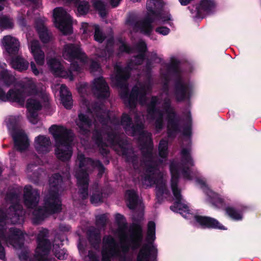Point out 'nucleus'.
I'll use <instances>...</instances> for the list:
<instances>
[{
    "instance_id": "f257e3e1",
    "label": "nucleus",
    "mask_w": 261,
    "mask_h": 261,
    "mask_svg": "<svg viewBox=\"0 0 261 261\" xmlns=\"http://www.w3.org/2000/svg\"><path fill=\"white\" fill-rule=\"evenodd\" d=\"M121 124L126 132L132 136L139 135V139L143 144L142 148L145 158L148 160L147 168L145 175L142 177V184L148 187L155 185L156 194L158 198H167L169 191L167 189L163 175L156 168L160 164L166 161L168 155V142L166 140L161 141L159 146V159H155L152 153V145L151 134L143 130L142 121L136 118V125L135 126L131 123L130 118L126 115L122 116Z\"/></svg>"
},
{
    "instance_id": "f03ea898",
    "label": "nucleus",
    "mask_w": 261,
    "mask_h": 261,
    "mask_svg": "<svg viewBox=\"0 0 261 261\" xmlns=\"http://www.w3.org/2000/svg\"><path fill=\"white\" fill-rule=\"evenodd\" d=\"M187 142V146L186 147L183 146L180 152L181 162L178 163L174 161L170 166L171 174V186L175 200L174 205L171 206V209L174 212L179 213L185 218L193 219L196 225L203 228L226 230L227 228L215 218L194 215L190 213L188 205L181 197L180 190L177 188L179 175H181L186 180H191L194 174L191 170V167L194 165V161L191 156V142L189 139Z\"/></svg>"
},
{
    "instance_id": "7ed1b4c3",
    "label": "nucleus",
    "mask_w": 261,
    "mask_h": 261,
    "mask_svg": "<svg viewBox=\"0 0 261 261\" xmlns=\"http://www.w3.org/2000/svg\"><path fill=\"white\" fill-rule=\"evenodd\" d=\"M118 228L115 236L120 241V246L117 245L115 239L111 236H106L102 242V261H111L115 259L118 261H131L128 254L130 249L138 248L142 241V229L140 225L133 224L128 232L123 216L115 215ZM84 261H99L95 252L89 251Z\"/></svg>"
},
{
    "instance_id": "20e7f679",
    "label": "nucleus",
    "mask_w": 261,
    "mask_h": 261,
    "mask_svg": "<svg viewBox=\"0 0 261 261\" xmlns=\"http://www.w3.org/2000/svg\"><path fill=\"white\" fill-rule=\"evenodd\" d=\"M22 90L11 89L7 93L0 87V101L16 102L23 105L28 95L32 96L27 100V117L33 124L38 122V113L48 101V95L44 88L32 78H25L20 83Z\"/></svg>"
},
{
    "instance_id": "39448f33",
    "label": "nucleus",
    "mask_w": 261,
    "mask_h": 261,
    "mask_svg": "<svg viewBox=\"0 0 261 261\" xmlns=\"http://www.w3.org/2000/svg\"><path fill=\"white\" fill-rule=\"evenodd\" d=\"M165 79L164 91L160 95L161 98L152 97L148 106L147 119L153 123L157 131H159L163 126L164 121H167L168 134L172 137L181 130L179 120L176 117L173 109L171 107V93L166 87L170 72L167 74L161 73Z\"/></svg>"
},
{
    "instance_id": "423d86ee",
    "label": "nucleus",
    "mask_w": 261,
    "mask_h": 261,
    "mask_svg": "<svg viewBox=\"0 0 261 261\" xmlns=\"http://www.w3.org/2000/svg\"><path fill=\"white\" fill-rule=\"evenodd\" d=\"M63 181L59 174H55L49 179V183L50 191L45 198L44 207L37 208L39 195L36 189L28 185L24 188V201L25 205L30 208H34L33 211L34 222L38 223L49 214L58 212L61 209V201L59 198L58 192L60 186Z\"/></svg>"
},
{
    "instance_id": "0eeeda50",
    "label": "nucleus",
    "mask_w": 261,
    "mask_h": 261,
    "mask_svg": "<svg viewBox=\"0 0 261 261\" xmlns=\"http://www.w3.org/2000/svg\"><path fill=\"white\" fill-rule=\"evenodd\" d=\"M196 182L209 197L210 202L214 206L223 210L225 214L234 221H239L243 220V213L247 208V206H242L239 208H236L230 206V204L232 203L231 197L228 195L222 196L213 191L209 188L204 178H197Z\"/></svg>"
},
{
    "instance_id": "6e6552de",
    "label": "nucleus",
    "mask_w": 261,
    "mask_h": 261,
    "mask_svg": "<svg viewBox=\"0 0 261 261\" xmlns=\"http://www.w3.org/2000/svg\"><path fill=\"white\" fill-rule=\"evenodd\" d=\"M166 3L162 0L147 1L144 19L136 24V30L149 35L152 31V23H167L172 20V17L168 12L164 14L162 11Z\"/></svg>"
},
{
    "instance_id": "1a4fd4ad",
    "label": "nucleus",
    "mask_w": 261,
    "mask_h": 261,
    "mask_svg": "<svg viewBox=\"0 0 261 261\" xmlns=\"http://www.w3.org/2000/svg\"><path fill=\"white\" fill-rule=\"evenodd\" d=\"M63 57L70 62L73 71L79 72L84 68H88L91 72L100 73L101 68L97 62L88 60L78 44H68L64 46Z\"/></svg>"
},
{
    "instance_id": "9d476101",
    "label": "nucleus",
    "mask_w": 261,
    "mask_h": 261,
    "mask_svg": "<svg viewBox=\"0 0 261 261\" xmlns=\"http://www.w3.org/2000/svg\"><path fill=\"white\" fill-rule=\"evenodd\" d=\"M49 132L55 140L57 158L63 161L69 160L72 155V133L64 127L56 125H52Z\"/></svg>"
},
{
    "instance_id": "9b49d317",
    "label": "nucleus",
    "mask_w": 261,
    "mask_h": 261,
    "mask_svg": "<svg viewBox=\"0 0 261 261\" xmlns=\"http://www.w3.org/2000/svg\"><path fill=\"white\" fill-rule=\"evenodd\" d=\"M77 162H79V167L75 176L81 197L85 199L88 196V178L87 171L96 167L99 170V173L101 174L104 171V168L99 161H93L90 159L85 158L82 154H78Z\"/></svg>"
},
{
    "instance_id": "f8f14e48",
    "label": "nucleus",
    "mask_w": 261,
    "mask_h": 261,
    "mask_svg": "<svg viewBox=\"0 0 261 261\" xmlns=\"http://www.w3.org/2000/svg\"><path fill=\"white\" fill-rule=\"evenodd\" d=\"M135 49L138 53V55L129 63L127 67L122 68L119 65H116L115 66L116 75L114 78L112 77V81L113 82L115 81L116 84L119 86L124 92H126L127 87L126 85H122V84L129 76L128 70L136 69L135 66L139 65L142 62L144 54L146 49V45L144 41H140Z\"/></svg>"
},
{
    "instance_id": "ddd939ff",
    "label": "nucleus",
    "mask_w": 261,
    "mask_h": 261,
    "mask_svg": "<svg viewBox=\"0 0 261 261\" xmlns=\"http://www.w3.org/2000/svg\"><path fill=\"white\" fill-rule=\"evenodd\" d=\"M19 198V195L16 193L7 196V199L11 204L6 213L0 212V226L9 222L16 224L23 221L24 212L21 206L18 204Z\"/></svg>"
},
{
    "instance_id": "4468645a",
    "label": "nucleus",
    "mask_w": 261,
    "mask_h": 261,
    "mask_svg": "<svg viewBox=\"0 0 261 261\" xmlns=\"http://www.w3.org/2000/svg\"><path fill=\"white\" fill-rule=\"evenodd\" d=\"M20 120L21 118L18 116H11L6 118V123L13 137L15 147L18 150L23 151L29 148L30 141L25 132L17 127Z\"/></svg>"
},
{
    "instance_id": "2eb2a0df",
    "label": "nucleus",
    "mask_w": 261,
    "mask_h": 261,
    "mask_svg": "<svg viewBox=\"0 0 261 261\" xmlns=\"http://www.w3.org/2000/svg\"><path fill=\"white\" fill-rule=\"evenodd\" d=\"M155 239V224L154 222L150 221L147 225L146 241L147 244L142 246L138 256L137 261H153L156 255L157 250L152 243Z\"/></svg>"
},
{
    "instance_id": "dca6fc26",
    "label": "nucleus",
    "mask_w": 261,
    "mask_h": 261,
    "mask_svg": "<svg viewBox=\"0 0 261 261\" xmlns=\"http://www.w3.org/2000/svg\"><path fill=\"white\" fill-rule=\"evenodd\" d=\"M54 21L55 27L64 34H68L72 32V19L70 15L61 7L56 8L53 12Z\"/></svg>"
},
{
    "instance_id": "f3484780",
    "label": "nucleus",
    "mask_w": 261,
    "mask_h": 261,
    "mask_svg": "<svg viewBox=\"0 0 261 261\" xmlns=\"http://www.w3.org/2000/svg\"><path fill=\"white\" fill-rule=\"evenodd\" d=\"M150 83H147L144 85L139 84L133 88L129 96L126 93H124V94H121V96L124 99L125 102L130 106L135 105L137 101L143 105L146 101V95L150 91Z\"/></svg>"
},
{
    "instance_id": "a211bd4d",
    "label": "nucleus",
    "mask_w": 261,
    "mask_h": 261,
    "mask_svg": "<svg viewBox=\"0 0 261 261\" xmlns=\"http://www.w3.org/2000/svg\"><path fill=\"white\" fill-rule=\"evenodd\" d=\"M195 92L194 84L190 81H186L181 77L176 81L175 91L173 95L178 101L189 99Z\"/></svg>"
},
{
    "instance_id": "6ab92c4d",
    "label": "nucleus",
    "mask_w": 261,
    "mask_h": 261,
    "mask_svg": "<svg viewBox=\"0 0 261 261\" xmlns=\"http://www.w3.org/2000/svg\"><path fill=\"white\" fill-rule=\"evenodd\" d=\"M47 64L55 75L68 79L70 81L73 80L74 74L70 70L67 71L64 70L61 62L56 58H48Z\"/></svg>"
},
{
    "instance_id": "aec40b11",
    "label": "nucleus",
    "mask_w": 261,
    "mask_h": 261,
    "mask_svg": "<svg viewBox=\"0 0 261 261\" xmlns=\"http://www.w3.org/2000/svg\"><path fill=\"white\" fill-rule=\"evenodd\" d=\"M94 94L98 98H105L109 96V87L102 77L95 79L91 86Z\"/></svg>"
},
{
    "instance_id": "412c9836",
    "label": "nucleus",
    "mask_w": 261,
    "mask_h": 261,
    "mask_svg": "<svg viewBox=\"0 0 261 261\" xmlns=\"http://www.w3.org/2000/svg\"><path fill=\"white\" fill-rule=\"evenodd\" d=\"M28 46L36 63L39 65H43L44 63L45 55L41 48L39 41L36 40H28Z\"/></svg>"
},
{
    "instance_id": "4be33fe9",
    "label": "nucleus",
    "mask_w": 261,
    "mask_h": 261,
    "mask_svg": "<svg viewBox=\"0 0 261 261\" xmlns=\"http://www.w3.org/2000/svg\"><path fill=\"white\" fill-rule=\"evenodd\" d=\"M1 43L4 49L9 54H15L19 50V42L13 36L10 35L4 36L1 40Z\"/></svg>"
},
{
    "instance_id": "5701e85b",
    "label": "nucleus",
    "mask_w": 261,
    "mask_h": 261,
    "mask_svg": "<svg viewBox=\"0 0 261 261\" xmlns=\"http://www.w3.org/2000/svg\"><path fill=\"white\" fill-rule=\"evenodd\" d=\"M51 142L50 139L46 136L40 135L34 140V147L40 154H44L50 150Z\"/></svg>"
},
{
    "instance_id": "b1692460",
    "label": "nucleus",
    "mask_w": 261,
    "mask_h": 261,
    "mask_svg": "<svg viewBox=\"0 0 261 261\" xmlns=\"http://www.w3.org/2000/svg\"><path fill=\"white\" fill-rule=\"evenodd\" d=\"M45 20L44 17H39L35 22V27L40 39L43 43H47L50 40V35L44 25Z\"/></svg>"
},
{
    "instance_id": "393cba45",
    "label": "nucleus",
    "mask_w": 261,
    "mask_h": 261,
    "mask_svg": "<svg viewBox=\"0 0 261 261\" xmlns=\"http://www.w3.org/2000/svg\"><path fill=\"white\" fill-rule=\"evenodd\" d=\"M93 29L95 30V40L99 42H101L103 40V36L98 25H92L86 22H82L81 24V31L85 36L89 35Z\"/></svg>"
},
{
    "instance_id": "a878e982",
    "label": "nucleus",
    "mask_w": 261,
    "mask_h": 261,
    "mask_svg": "<svg viewBox=\"0 0 261 261\" xmlns=\"http://www.w3.org/2000/svg\"><path fill=\"white\" fill-rule=\"evenodd\" d=\"M7 65L5 63L0 62V82L6 86H10L14 84L16 81L15 77L7 69Z\"/></svg>"
},
{
    "instance_id": "bb28decb",
    "label": "nucleus",
    "mask_w": 261,
    "mask_h": 261,
    "mask_svg": "<svg viewBox=\"0 0 261 261\" xmlns=\"http://www.w3.org/2000/svg\"><path fill=\"white\" fill-rule=\"evenodd\" d=\"M61 101L64 107L67 109L71 108L72 101L71 95L67 88L64 85L60 86Z\"/></svg>"
},
{
    "instance_id": "cd10ccee",
    "label": "nucleus",
    "mask_w": 261,
    "mask_h": 261,
    "mask_svg": "<svg viewBox=\"0 0 261 261\" xmlns=\"http://www.w3.org/2000/svg\"><path fill=\"white\" fill-rule=\"evenodd\" d=\"M4 8V6L0 5V11ZM14 21L10 16L6 15H0V29L3 30H11L14 28Z\"/></svg>"
},
{
    "instance_id": "c85d7f7f",
    "label": "nucleus",
    "mask_w": 261,
    "mask_h": 261,
    "mask_svg": "<svg viewBox=\"0 0 261 261\" xmlns=\"http://www.w3.org/2000/svg\"><path fill=\"white\" fill-rule=\"evenodd\" d=\"M215 4L214 0H201L197 9L199 14L203 13H208L215 7Z\"/></svg>"
},
{
    "instance_id": "c756f323",
    "label": "nucleus",
    "mask_w": 261,
    "mask_h": 261,
    "mask_svg": "<svg viewBox=\"0 0 261 261\" xmlns=\"http://www.w3.org/2000/svg\"><path fill=\"white\" fill-rule=\"evenodd\" d=\"M11 65L14 69L23 71L28 68L29 62L20 57H17L12 60Z\"/></svg>"
},
{
    "instance_id": "7c9ffc66",
    "label": "nucleus",
    "mask_w": 261,
    "mask_h": 261,
    "mask_svg": "<svg viewBox=\"0 0 261 261\" xmlns=\"http://www.w3.org/2000/svg\"><path fill=\"white\" fill-rule=\"evenodd\" d=\"M94 111L96 113L97 119L102 123L108 124L109 121L111 123L112 120L110 119V114L108 112L102 108H95Z\"/></svg>"
},
{
    "instance_id": "2f4dec72",
    "label": "nucleus",
    "mask_w": 261,
    "mask_h": 261,
    "mask_svg": "<svg viewBox=\"0 0 261 261\" xmlns=\"http://www.w3.org/2000/svg\"><path fill=\"white\" fill-rule=\"evenodd\" d=\"M76 124L81 130L83 132L89 130L90 128L92 127V124L90 123L88 118L82 114H79V119L76 121Z\"/></svg>"
},
{
    "instance_id": "473e14b6",
    "label": "nucleus",
    "mask_w": 261,
    "mask_h": 261,
    "mask_svg": "<svg viewBox=\"0 0 261 261\" xmlns=\"http://www.w3.org/2000/svg\"><path fill=\"white\" fill-rule=\"evenodd\" d=\"M125 198L128 202V206L131 209L136 207L138 202L137 195L134 190H128L125 195Z\"/></svg>"
},
{
    "instance_id": "72a5a7b5",
    "label": "nucleus",
    "mask_w": 261,
    "mask_h": 261,
    "mask_svg": "<svg viewBox=\"0 0 261 261\" xmlns=\"http://www.w3.org/2000/svg\"><path fill=\"white\" fill-rule=\"evenodd\" d=\"M108 138H109L107 142L103 143L102 141V138L101 137L100 135L97 138L96 143L98 145V146L100 147H103L104 145L106 146H113L114 148L115 149H116L115 146L116 142L117 140V136L114 135H111L109 136Z\"/></svg>"
},
{
    "instance_id": "f704fd0d",
    "label": "nucleus",
    "mask_w": 261,
    "mask_h": 261,
    "mask_svg": "<svg viewBox=\"0 0 261 261\" xmlns=\"http://www.w3.org/2000/svg\"><path fill=\"white\" fill-rule=\"evenodd\" d=\"M58 242L57 240H55V244L53 246V250L55 256L59 259H64L67 256V254L64 249H60L59 244L57 243Z\"/></svg>"
},
{
    "instance_id": "c9c22d12",
    "label": "nucleus",
    "mask_w": 261,
    "mask_h": 261,
    "mask_svg": "<svg viewBox=\"0 0 261 261\" xmlns=\"http://www.w3.org/2000/svg\"><path fill=\"white\" fill-rule=\"evenodd\" d=\"M94 5L95 8L99 11L101 17H104L106 14L105 5L101 0H95Z\"/></svg>"
},
{
    "instance_id": "e433bc0d",
    "label": "nucleus",
    "mask_w": 261,
    "mask_h": 261,
    "mask_svg": "<svg viewBox=\"0 0 261 261\" xmlns=\"http://www.w3.org/2000/svg\"><path fill=\"white\" fill-rule=\"evenodd\" d=\"M89 9L88 3L85 1H82L77 5V13L79 15L86 14Z\"/></svg>"
},
{
    "instance_id": "4c0bfd02",
    "label": "nucleus",
    "mask_w": 261,
    "mask_h": 261,
    "mask_svg": "<svg viewBox=\"0 0 261 261\" xmlns=\"http://www.w3.org/2000/svg\"><path fill=\"white\" fill-rule=\"evenodd\" d=\"M170 29L166 27H159L156 28L155 32L164 36L167 35L170 32Z\"/></svg>"
},
{
    "instance_id": "58836bf2",
    "label": "nucleus",
    "mask_w": 261,
    "mask_h": 261,
    "mask_svg": "<svg viewBox=\"0 0 261 261\" xmlns=\"http://www.w3.org/2000/svg\"><path fill=\"white\" fill-rule=\"evenodd\" d=\"M102 200V196L99 193L94 194L91 197V201L93 204H97Z\"/></svg>"
},
{
    "instance_id": "ea45409f",
    "label": "nucleus",
    "mask_w": 261,
    "mask_h": 261,
    "mask_svg": "<svg viewBox=\"0 0 261 261\" xmlns=\"http://www.w3.org/2000/svg\"><path fill=\"white\" fill-rule=\"evenodd\" d=\"M119 49L121 51H125L126 53H130L131 49L122 40L119 41Z\"/></svg>"
},
{
    "instance_id": "a19ab883",
    "label": "nucleus",
    "mask_w": 261,
    "mask_h": 261,
    "mask_svg": "<svg viewBox=\"0 0 261 261\" xmlns=\"http://www.w3.org/2000/svg\"><path fill=\"white\" fill-rule=\"evenodd\" d=\"M31 68L33 73L35 75H38L40 73H42V70L37 69L35 64L33 62H31Z\"/></svg>"
},
{
    "instance_id": "79ce46f5",
    "label": "nucleus",
    "mask_w": 261,
    "mask_h": 261,
    "mask_svg": "<svg viewBox=\"0 0 261 261\" xmlns=\"http://www.w3.org/2000/svg\"><path fill=\"white\" fill-rule=\"evenodd\" d=\"M18 23L19 25L21 27H24L25 25L24 19L22 16H19L18 17Z\"/></svg>"
},
{
    "instance_id": "37998d69",
    "label": "nucleus",
    "mask_w": 261,
    "mask_h": 261,
    "mask_svg": "<svg viewBox=\"0 0 261 261\" xmlns=\"http://www.w3.org/2000/svg\"><path fill=\"white\" fill-rule=\"evenodd\" d=\"M105 56L103 55H102L101 56L100 55H98L96 59L98 60L99 61H100L101 60L102 61L103 59H107V53H106V51H105Z\"/></svg>"
},
{
    "instance_id": "c03bdc74",
    "label": "nucleus",
    "mask_w": 261,
    "mask_h": 261,
    "mask_svg": "<svg viewBox=\"0 0 261 261\" xmlns=\"http://www.w3.org/2000/svg\"><path fill=\"white\" fill-rule=\"evenodd\" d=\"M193 0H179L180 4L182 6L187 5Z\"/></svg>"
},
{
    "instance_id": "a18cd8bd",
    "label": "nucleus",
    "mask_w": 261,
    "mask_h": 261,
    "mask_svg": "<svg viewBox=\"0 0 261 261\" xmlns=\"http://www.w3.org/2000/svg\"><path fill=\"white\" fill-rule=\"evenodd\" d=\"M19 257L21 260H25L27 258V254L25 253H23L22 254H19Z\"/></svg>"
},
{
    "instance_id": "49530a36",
    "label": "nucleus",
    "mask_w": 261,
    "mask_h": 261,
    "mask_svg": "<svg viewBox=\"0 0 261 261\" xmlns=\"http://www.w3.org/2000/svg\"><path fill=\"white\" fill-rule=\"evenodd\" d=\"M94 239L96 244H99L100 242V238L98 234L94 236Z\"/></svg>"
},
{
    "instance_id": "de8ad7c7",
    "label": "nucleus",
    "mask_w": 261,
    "mask_h": 261,
    "mask_svg": "<svg viewBox=\"0 0 261 261\" xmlns=\"http://www.w3.org/2000/svg\"><path fill=\"white\" fill-rule=\"evenodd\" d=\"M81 87H77L78 90L80 92L82 93L83 92V88H85L87 87V85L86 84H84L83 85H82L81 86Z\"/></svg>"
},
{
    "instance_id": "09e8293b",
    "label": "nucleus",
    "mask_w": 261,
    "mask_h": 261,
    "mask_svg": "<svg viewBox=\"0 0 261 261\" xmlns=\"http://www.w3.org/2000/svg\"><path fill=\"white\" fill-rule=\"evenodd\" d=\"M184 134L185 135L187 136H190V134H191V130H190V129L189 128H188V129H187L184 132Z\"/></svg>"
},
{
    "instance_id": "8fccbe9b",
    "label": "nucleus",
    "mask_w": 261,
    "mask_h": 261,
    "mask_svg": "<svg viewBox=\"0 0 261 261\" xmlns=\"http://www.w3.org/2000/svg\"><path fill=\"white\" fill-rule=\"evenodd\" d=\"M78 248H79V251L80 252V253L82 252V245H81V242H80L78 245Z\"/></svg>"
},
{
    "instance_id": "3c124183",
    "label": "nucleus",
    "mask_w": 261,
    "mask_h": 261,
    "mask_svg": "<svg viewBox=\"0 0 261 261\" xmlns=\"http://www.w3.org/2000/svg\"><path fill=\"white\" fill-rule=\"evenodd\" d=\"M92 240H93V238H92V236H90V241L91 242V243L92 244V245H93V247L94 248H96V245L94 244V243L92 242Z\"/></svg>"
},
{
    "instance_id": "603ef678",
    "label": "nucleus",
    "mask_w": 261,
    "mask_h": 261,
    "mask_svg": "<svg viewBox=\"0 0 261 261\" xmlns=\"http://www.w3.org/2000/svg\"><path fill=\"white\" fill-rule=\"evenodd\" d=\"M60 86L59 85H55L54 86H53L52 88L54 90H56L57 89V87H59Z\"/></svg>"
},
{
    "instance_id": "864d4df0",
    "label": "nucleus",
    "mask_w": 261,
    "mask_h": 261,
    "mask_svg": "<svg viewBox=\"0 0 261 261\" xmlns=\"http://www.w3.org/2000/svg\"><path fill=\"white\" fill-rule=\"evenodd\" d=\"M112 42V40L109 41V42H108V44H107L108 47L111 44Z\"/></svg>"
},
{
    "instance_id": "5fc2aeb1",
    "label": "nucleus",
    "mask_w": 261,
    "mask_h": 261,
    "mask_svg": "<svg viewBox=\"0 0 261 261\" xmlns=\"http://www.w3.org/2000/svg\"><path fill=\"white\" fill-rule=\"evenodd\" d=\"M131 1H133V2H137L140 1V0H131Z\"/></svg>"
},
{
    "instance_id": "6e6d98bb",
    "label": "nucleus",
    "mask_w": 261,
    "mask_h": 261,
    "mask_svg": "<svg viewBox=\"0 0 261 261\" xmlns=\"http://www.w3.org/2000/svg\"><path fill=\"white\" fill-rule=\"evenodd\" d=\"M27 15H28V16H30V11H28V12Z\"/></svg>"
},
{
    "instance_id": "4d7b16f0",
    "label": "nucleus",
    "mask_w": 261,
    "mask_h": 261,
    "mask_svg": "<svg viewBox=\"0 0 261 261\" xmlns=\"http://www.w3.org/2000/svg\"><path fill=\"white\" fill-rule=\"evenodd\" d=\"M2 172V170L1 168L0 167V174H1Z\"/></svg>"
},
{
    "instance_id": "13d9d810",
    "label": "nucleus",
    "mask_w": 261,
    "mask_h": 261,
    "mask_svg": "<svg viewBox=\"0 0 261 261\" xmlns=\"http://www.w3.org/2000/svg\"><path fill=\"white\" fill-rule=\"evenodd\" d=\"M6 0H0V2H5L6 1Z\"/></svg>"
},
{
    "instance_id": "bf43d9fd",
    "label": "nucleus",
    "mask_w": 261,
    "mask_h": 261,
    "mask_svg": "<svg viewBox=\"0 0 261 261\" xmlns=\"http://www.w3.org/2000/svg\"><path fill=\"white\" fill-rule=\"evenodd\" d=\"M30 168H31L30 166H29L28 167V170H29Z\"/></svg>"
},
{
    "instance_id": "052dcab7",
    "label": "nucleus",
    "mask_w": 261,
    "mask_h": 261,
    "mask_svg": "<svg viewBox=\"0 0 261 261\" xmlns=\"http://www.w3.org/2000/svg\"><path fill=\"white\" fill-rule=\"evenodd\" d=\"M107 52H108V54H109V55H110V51L108 50H107Z\"/></svg>"
},
{
    "instance_id": "680f3d73",
    "label": "nucleus",
    "mask_w": 261,
    "mask_h": 261,
    "mask_svg": "<svg viewBox=\"0 0 261 261\" xmlns=\"http://www.w3.org/2000/svg\"><path fill=\"white\" fill-rule=\"evenodd\" d=\"M103 218V216H100L99 217V218L100 219V218Z\"/></svg>"
}]
</instances>
